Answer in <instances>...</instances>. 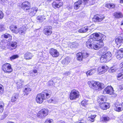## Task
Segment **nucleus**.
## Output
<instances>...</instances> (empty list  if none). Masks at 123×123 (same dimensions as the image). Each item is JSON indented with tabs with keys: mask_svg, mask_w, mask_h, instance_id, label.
Here are the masks:
<instances>
[{
	"mask_svg": "<svg viewBox=\"0 0 123 123\" xmlns=\"http://www.w3.org/2000/svg\"><path fill=\"white\" fill-rule=\"evenodd\" d=\"M36 12V11H34L33 12L32 11H31V12L30 13L29 15L30 16L32 17L35 15Z\"/></svg>",
	"mask_w": 123,
	"mask_h": 123,
	"instance_id": "obj_48",
	"label": "nucleus"
},
{
	"mask_svg": "<svg viewBox=\"0 0 123 123\" xmlns=\"http://www.w3.org/2000/svg\"><path fill=\"white\" fill-rule=\"evenodd\" d=\"M79 32L80 33H83V31L82 29V28L80 29L79 31Z\"/></svg>",
	"mask_w": 123,
	"mask_h": 123,
	"instance_id": "obj_59",
	"label": "nucleus"
},
{
	"mask_svg": "<svg viewBox=\"0 0 123 123\" xmlns=\"http://www.w3.org/2000/svg\"><path fill=\"white\" fill-rule=\"evenodd\" d=\"M5 106V104L2 101L0 102V113L3 112Z\"/></svg>",
	"mask_w": 123,
	"mask_h": 123,
	"instance_id": "obj_28",
	"label": "nucleus"
},
{
	"mask_svg": "<svg viewBox=\"0 0 123 123\" xmlns=\"http://www.w3.org/2000/svg\"><path fill=\"white\" fill-rule=\"evenodd\" d=\"M41 111H40L37 113V116L40 118H42L45 117L43 114L41 113Z\"/></svg>",
	"mask_w": 123,
	"mask_h": 123,
	"instance_id": "obj_36",
	"label": "nucleus"
},
{
	"mask_svg": "<svg viewBox=\"0 0 123 123\" xmlns=\"http://www.w3.org/2000/svg\"><path fill=\"white\" fill-rule=\"evenodd\" d=\"M31 90V89L30 88H25L24 91V94L26 95L28 94Z\"/></svg>",
	"mask_w": 123,
	"mask_h": 123,
	"instance_id": "obj_33",
	"label": "nucleus"
},
{
	"mask_svg": "<svg viewBox=\"0 0 123 123\" xmlns=\"http://www.w3.org/2000/svg\"><path fill=\"white\" fill-rule=\"evenodd\" d=\"M13 27H14V28L15 29H16L17 28V26H13Z\"/></svg>",
	"mask_w": 123,
	"mask_h": 123,
	"instance_id": "obj_63",
	"label": "nucleus"
},
{
	"mask_svg": "<svg viewBox=\"0 0 123 123\" xmlns=\"http://www.w3.org/2000/svg\"><path fill=\"white\" fill-rule=\"evenodd\" d=\"M93 38L96 39L95 42L98 41L103 42V41L104 40L105 36L104 35L97 33H95L93 34Z\"/></svg>",
	"mask_w": 123,
	"mask_h": 123,
	"instance_id": "obj_5",
	"label": "nucleus"
},
{
	"mask_svg": "<svg viewBox=\"0 0 123 123\" xmlns=\"http://www.w3.org/2000/svg\"><path fill=\"white\" fill-rule=\"evenodd\" d=\"M49 52L53 57H57L59 55V53L57 50L53 48H51L50 49Z\"/></svg>",
	"mask_w": 123,
	"mask_h": 123,
	"instance_id": "obj_13",
	"label": "nucleus"
},
{
	"mask_svg": "<svg viewBox=\"0 0 123 123\" xmlns=\"http://www.w3.org/2000/svg\"><path fill=\"white\" fill-rule=\"evenodd\" d=\"M105 6L109 8H113L115 7V5L112 3L106 4L105 5Z\"/></svg>",
	"mask_w": 123,
	"mask_h": 123,
	"instance_id": "obj_32",
	"label": "nucleus"
},
{
	"mask_svg": "<svg viewBox=\"0 0 123 123\" xmlns=\"http://www.w3.org/2000/svg\"><path fill=\"white\" fill-rule=\"evenodd\" d=\"M110 120V118L108 116H104L101 118L100 120L103 122H106Z\"/></svg>",
	"mask_w": 123,
	"mask_h": 123,
	"instance_id": "obj_25",
	"label": "nucleus"
},
{
	"mask_svg": "<svg viewBox=\"0 0 123 123\" xmlns=\"http://www.w3.org/2000/svg\"><path fill=\"white\" fill-rule=\"evenodd\" d=\"M53 120L52 119H48L45 121L44 123H52Z\"/></svg>",
	"mask_w": 123,
	"mask_h": 123,
	"instance_id": "obj_46",
	"label": "nucleus"
},
{
	"mask_svg": "<svg viewBox=\"0 0 123 123\" xmlns=\"http://www.w3.org/2000/svg\"><path fill=\"white\" fill-rule=\"evenodd\" d=\"M60 123H65L64 122H60Z\"/></svg>",
	"mask_w": 123,
	"mask_h": 123,
	"instance_id": "obj_64",
	"label": "nucleus"
},
{
	"mask_svg": "<svg viewBox=\"0 0 123 123\" xmlns=\"http://www.w3.org/2000/svg\"><path fill=\"white\" fill-rule=\"evenodd\" d=\"M11 46L13 49H15L17 47V43L16 42H12L11 43Z\"/></svg>",
	"mask_w": 123,
	"mask_h": 123,
	"instance_id": "obj_37",
	"label": "nucleus"
},
{
	"mask_svg": "<svg viewBox=\"0 0 123 123\" xmlns=\"http://www.w3.org/2000/svg\"><path fill=\"white\" fill-rule=\"evenodd\" d=\"M79 92L76 90H72L70 93L69 98L71 100L76 99L79 96Z\"/></svg>",
	"mask_w": 123,
	"mask_h": 123,
	"instance_id": "obj_4",
	"label": "nucleus"
},
{
	"mask_svg": "<svg viewBox=\"0 0 123 123\" xmlns=\"http://www.w3.org/2000/svg\"><path fill=\"white\" fill-rule=\"evenodd\" d=\"M117 78L118 80H121L123 78V72H121L119 74L117 75Z\"/></svg>",
	"mask_w": 123,
	"mask_h": 123,
	"instance_id": "obj_34",
	"label": "nucleus"
},
{
	"mask_svg": "<svg viewBox=\"0 0 123 123\" xmlns=\"http://www.w3.org/2000/svg\"><path fill=\"white\" fill-rule=\"evenodd\" d=\"M2 69L5 72L10 73L12 71L11 65L8 63L3 64L2 67Z\"/></svg>",
	"mask_w": 123,
	"mask_h": 123,
	"instance_id": "obj_6",
	"label": "nucleus"
},
{
	"mask_svg": "<svg viewBox=\"0 0 123 123\" xmlns=\"http://www.w3.org/2000/svg\"><path fill=\"white\" fill-rule=\"evenodd\" d=\"M51 94L50 93H46L44 92L38 94L36 98V102L39 104L42 103L44 100L50 97Z\"/></svg>",
	"mask_w": 123,
	"mask_h": 123,
	"instance_id": "obj_2",
	"label": "nucleus"
},
{
	"mask_svg": "<svg viewBox=\"0 0 123 123\" xmlns=\"http://www.w3.org/2000/svg\"><path fill=\"white\" fill-rule=\"evenodd\" d=\"M48 85L49 86H52L54 84V82L53 81H50L48 82Z\"/></svg>",
	"mask_w": 123,
	"mask_h": 123,
	"instance_id": "obj_51",
	"label": "nucleus"
},
{
	"mask_svg": "<svg viewBox=\"0 0 123 123\" xmlns=\"http://www.w3.org/2000/svg\"><path fill=\"white\" fill-rule=\"evenodd\" d=\"M33 56V54L30 52H27L24 55L25 58L27 60L31 59Z\"/></svg>",
	"mask_w": 123,
	"mask_h": 123,
	"instance_id": "obj_16",
	"label": "nucleus"
},
{
	"mask_svg": "<svg viewBox=\"0 0 123 123\" xmlns=\"http://www.w3.org/2000/svg\"><path fill=\"white\" fill-rule=\"evenodd\" d=\"M52 27L51 26H48L44 30V33L47 36L51 35L52 33Z\"/></svg>",
	"mask_w": 123,
	"mask_h": 123,
	"instance_id": "obj_11",
	"label": "nucleus"
},
{
	"mask_svg": "<svg viewBox=\"0 0 123 123\" xmlns=\"http://www.w3.org/2000/svg\"><path fill=\"white\" fill-rule=\"evenodd\" d=\"M119 87L121 90L123 89V84L120 86Z\"/></svg>",
	"mask_w": 123,
	"mask_h": 123,
	"instance_id": "obj_58",
	"label": "nucleus"
},
{
	"mask_svg": "<svg viewBox=\"0 0 123 123\" xmlns=\"http://www.w3.org/2000/svg\"><path fill=\"white\" fill-rule=\"evenodd\" d=\"M114 16L115 17V18H122L123 17L122 14L120 12H115L114 13Z\"/></svg>",
	"mask_w": 123,
	"mask_h": 123,
	"instance_id": "obj_27",
	"label": "nucleus"
},
{
	"mask_svg": "<svg viewBox=\"0 0 123 123\" xmlns=\"http://www.w3.org/2000/svg\"><path fill=\"white\" fill-rule=\"evenodd\" d=\"M81 28L83 31V32L84 33L86 32L88 30V28L86 27H83Z\"/></svg>",
	"mask_w": 123,
	"mask_h": 123,
	"instance_id": "obj_50",
	"label": "nucleus"
},
{
	"mask_svg": "<svg viewBox=\"0 0 123 123\" xmlns=\"http://www.w3.org/2000/svg\"><path fill=\"white\" fill-rule=\"evenodd\" d=\"M33 72L34 73H36L37 72V71L35 69L33 70Z\"/></svg>",
	"mask_w": 123,
	"mask_h": 123,
	"instance_id": "obj_60",
	"label": "nucleus"
},
{
	"mask_svg": "<svg viewBox=\"0 0 123 123\" xmlns=\"http://www.w3.org/2000/svg\"><path fill=\"white\" fill-rule=\"evenodd\" d=\"M82 53L79 52L77 54V60L80 61H82L83 57L82 56Z\"/></svg>",
	"mask_w": 123,
	"mask_h": 123,
	"instance_id": "obj_29",
	"label": "nucleus"
},
{
	"mask_svg": "<svg viewBox=\"0 0 123 123\" xmlns=\"http://www.w3.org/2000/svg\"><path fill=\"white\" fill-rule=\"evenodd\" d=\"M21 7L25 11L28 10L31 8L30 3L28 1L24 2L22 3Z\"/></svg>",
	"mask_w": 123,
	"mask_h": 123,
	"instance_id": "obj_8",
	"label": "nucleus"
},
{
	"mask_svg": "<svg viewBox=\"0 0 123 123\" xmlns=\"http://www.w3.org/2000/svg\"><path fill=\"white\" fill-rule=\"evenodd\" d=\"M100 60L101 62H106V61H108L106 59V58L103 55H102L100 59Z\"/></svg>",
	"mask_w": 123,
	"mask_h": 123,
	"instance_id": "obj_41",
	"label": "nucleus"
},
{
	"mask_svg": "<svg viewBox=\"0 0 123 123\" xmlns=\"http://www.w3.org/2000/svg\"><path fill=\"white\" fill-rule=\"evenodd\" d=\"M120 3H123V0H120Z\"/></svg>",
	"mask_w": 123,
	"mask_h": 123,
	"instance_id": "obj_61",
	"label": "nucleus"
},
{
	"mask_svg": "<svg viewBox=\"0 0 123 123\" xmlns=\"http://www.w3.org/2000/svg\"><path fill=\"white\" fill-rule=\"evenodd\" d=\"M26 30V28L25 26H22L19 29L18 31L15 30V33H17L18 32L19 34L21 35H23L25 34V31Z\"/></svg>",
	"mask_w": 123,
	"mask_h": 123,
	"instance_id": "obj_14",
	"label": "nucleus"
},
{
	"mask_svg": "<svg viewBox=\"0 0 123 123\" xmlns=\"http://www.w3.org/2000/svg\"><path fill=\"white\" fill-rule=\"evenodd\" d=\"M23 82V81H22L21 80H20L18 82H17V87H18V88H20L22 87V86Z\"/></svg>",
	"mask_w": 123,
	"mask_h": 123,
	"instance_id": "obj_38",
	"label": "nucleus"
},
{
	"mask_svg": "<svg viewBox=\"0 0 123 123\" xmlns=\"http://www.w3.org/2000/svg\"><path fill=\"white\" fill-rule=\"evenodd\" d=\"M82 3V1L80 0H79L75 3L74 6V9L76 10L78 9Z\"/></svg>",
	"mask_w": 123,
	"mask_h": 123,
	"instance_id": "obj_18",
	"label": "nucleus"
},
{
	"mask_svg": "<svg viewBox=\"0 0 123 123\" xmlns=\"http://www.w3.org/2000/svg\"><path fill=\"white\" fill-rule=\"evenodd\" d=\"M114 92L113 88L111 86H108L104 90L103 93L104 94H106L112 95Z\"/></svg>",
	"mask_w": 123,
	"mask_h": 123,
	"instance_id": "obj_10",
	"label": "nucleus"
},
{
	"mask_svg": "<svg viewBox=\"0 0 123 123\" xmlns=\"http://www.w3.org/2000/svg\"><path fill=\"white\" fill-rule=\"evenodd\" d=\"M123 41L122 37H119L116 39L115 42L117 45H118L121 43L123 42Z\"/></svg>",
	"mask_w": 123,
	"mask_h": 123,
	"instance_id": "obj_22",
	"label": "nucleus"
},
{
	"mask_svg": "<svg viewBox=\"0 0 123 123\" xmlns=\"http://www.w3.org/2000/svg\"><path fill=\"white\" fill-rule=\"evenodd\" d=\"M0 30L1 31H2L4 30V26H3L1 25L0 26Z\"/></svg>",
	"mask_w": 123,
	"mask_h": 123,
	"instance_id": "obj_55",
	"label": "nucleus"
},
{
	"mask_svg": "<svg viewBox=\"0 0 123 123\" xmlns=\"http://www.w3.org/2000/svg\"><path fill=\"white\" fill-rule=\"evenodd\" d=\"M78 45V44L77 43H72V46L73 47H74V48H76L77 47V46Z\"/></svg>",
	"mask_w": 123,
	"mask_h": 123,
	"instance_id": "obj_53",
	"label": "nucleus"
},
{
	"mask_svg": "<svg viewBox=\"0 0 123 123\" xmlns=\"http://www.w3.org/2000/svg\"><path fill=\"white\" fill-rule=\"evenodd\" d=\"M105 17L103 15H96L94 16L92 18V20L94 22H99L102 21L105 18Z\"/></svg>",
	"mask_w": 123,
	"mask_h": 123,
	"instance_id": "obj_7",
	"label": "nucleus"
},
{
	"mask_svg": "<svg viewBox=\"0 0 123 123\" xmlns=\"http://www.w3.org/2000/svg\"><path fill=\"white\" fill-rule=\"evenodd\" d=\"M7 43H5L4 41H2L0 43V47L2 49H5L6 47Z\"/></svg>",
	"mask_w": 123,
	"mask_h": 123,
	"instance_id": "obj_26",
	"label": "nucleus"
},
{
	"mask_svg": "<svg viewBox=\"0 0 123 123\" xmlns=\"http://www.w3.org/2000/svg\"><path fill=\"white\" fill-rule=\"evenodd\" d=\"M81 53L83 58H86L89 55V54L87 53L85 51H83Z\"/></svg>",
	"mask_w": 123,
	"mask_h": 123,
	"instance_id": "obj_39",
	"label": "nucleus"
},
{
	"mask_svg": "<svg viewBox=\"0 0 123 123\" xmlns=\"http://www.w3.org/2000/svg\"><path fill=\"white\" fill-rule=\"evenodd\" d=\"M86 123V122L84 120H81L78 123Z\"/></svg>",
	"mask_w": 123,
	"mask_h": 123,
	"instance_id": "obj_56",
	"label": "nucleus"
},
{
	"mask_svg": "<svg viewBox=\"0 0 123 123\" xmlns=\"http://www.w3.org/2000/svg\"><path fill=\"white\" fill-rule=\"evenodd\" d=\"M103 55L108 61V60H110L111 59V54L110 52L108 51Z\"/></svg>",
	"mask_w": 123,
	"mask_h": 123,
	"instance_id": "obj_24",
	"label": "nucleus"
},
{
	"mask_svg": "<svg viewBox=\"0 0 123 123\" xmlns=\"http://www.w3.org/2000/svg\"><path fill=\"white\" fill-rule=\"evenodd\" d=\"M85 4H87L89 3V4L90 5L94 4V3H89V0H83Z\"/></svg>",
	"mask_w": 123,
	"mask_h": 123,
	"instance_id": "obj_47",
	"label": "nucleus"
},
{
	"mask_svg": "<svg viewBox=\"0 0 123 123\" xmlns=\"http://www.w3.org/2000/svg\"><path fill=\"white\" fill-rule=\"evenodd\" d=\"M115 55L117 59H121L123 57V49H120L117 50Z\"/></svg>",
	"mask_w": 123,
	"mask_h": 123,
	"instance_id": "obj_12",
	"label": "nucleus"
},
{
	"mask_svg": "<svg viewBox=\"0 0 123 123\" xmlns=\"http://www.w3.org/2000/svg\"><path fill=\"white\" fill-rule=\"evenodd\" d=\"M19 56L17 55H14L11 57L10 58V60L11 61L15 59L18 57Z\"/></svg>",
	"mask_w": 123,
	"mask_h": 123,
	"instance_id": "obj_42",
	"label": "nucleus"
},
{
	"mask_svg": "<svg viewBox=\"0 0 123 123\" xmlns=\"http://www.w3.org/2000/svg\"><path fill=\"white\" fill-rule=\"evenodd\" d=\"M70 74V72H68L64 73L63 75H65L66 76H68V75H69Z\"/></svg>",
	"mask_w": 123,
	"mask_h": 123,
	"instance_id": "obj_54",
	"label": "nucleus"
},
{
	"mask_svg": "<svg viewBox=\"0 0 123 123\" xmlns=\"http://www.w3.org/2000/svg\"><path fill=\"white\" fill-rule=\"evenodd\" d=\"M37 22L41 23L46 19V18L43 16H39L37 17Z\"/></svg>",
	"mask_w": 123,
	"mask_h": 123,
	"instance_id": "obj_19",
	"label": "nucleus"
},
{
	"mask_svg": "<svg viewBox=\"0 0 123 123\" xmlns=\"http://www.w3.org/2000/svg\"><path fill=\"white\" fill-rule=\"evenodd\" d=\"M38 10V8L36 7H32L31 9V11L33 12L34 11H36L37 12Z\"/></svg>",
	"mask_w": 123,
	"mask_h": 123,
	"instance_id": "obj_49",
	"label": "nucleus"
},
{
	"mask_svg": "<svg viewBox=\"0 0 123 123\" xmlns=\"http://www.w3.org/2000/svg\"><path fill=\"white\" fill-rule=\"evenodd\" d=\"M96 116L95 115H91V116L88 117V119L90 120L92 122H94L95 120L94 118Z\"/></svg>",
	"mask_w": 123,
	"mask_h": 123,
	"instance_id": "obj_35",
	"label": "nucleus"
},
{
	"mask_svg": "<svg viewBox=\"0 0 123 123\" xmlns=\"http://www.w3.org/2000/svg\"><path fill=\"white\" fill-rule=\"evenodd\" d=\"M114 110L120 112L122 111L123 110L122 108L118 106H115L114 108Z\"/></svg>",
	"mask_w": 123,
	"mask_h": 123,
	"instance_id": "obj_40",
	"label": "nucleus"
},
{
	"mask_svg": "<svg viewBox=\"0 0 123 123\" xmlns=\"http://www.w3.org/2000/svg\"><path fill=\"white\" fill-rule=\"evenodd\" d=\"M108 68V67L107 66L105 65L103 66L98 68L97 72L98 74H101L106 72Z\"/></svg>",
	"mask_w": 123,
	"mask_h": 123,
	"instance_id": "obj_9",
	"label": "nucleus"
},
{
	"mask_svg": "<svg viewBox=\"0 0 123 123\" xmlns=\"http://www.w3.org/2000/svg\"><path fill=\"white\" fill-rule=\"evenodd\" d=\"M116 70V69L114 67H112L109 70V71L111 73H112L115 72Z\"/></svg>",
	"mask_w": 123,
	"mask_h": 123,
	"instance_id": "obj_44",
	"label": "nucleus"
},
{
	"mask_svg": "<svg viewBox=\"0 0 123 123\" xmlns=\"http://www.w3.org/2000/svg\"><path fill=\"white\" fill-rule=\"evenodd\" d=\"M106 100L104 96H100L98 100V102L99 104L105 103Z\"/></svg>",
	"mask_w": 123,
	"mask_h": 123,
	"instance_id": "obj_20",
	"label": "nucleus"
},
{
	"mask_svg": "<svg viewBox=\"0 0 123 123\" xmlns=\"http://www.w3.org/2000/svg\"><path fill=\"white\" fill-rule=\"evenodd\" d=\"M63 5V3L62 2H60L57 3L54 1L52 4L53 7L55 9L59 8L62 6Z\"/></svg>",
	"mask_w": 123,
	"mask_h": 123,
	"instance_id": "obj_15",
	"label": "nucleus"
},
{
	"mask_svg": "<svg viewBox=\"0 0 123 123\" xmlns=\"http://www.w3.org/2000/svg\"><path fill=\"white\" fill-rule=\"evenodd\" d=\"M14 123V122H11V121H10L8 123Z\"/></svg>",
	"mask_w": 123,
	"mask_h": 123,
	"instance_id": "obj_62",
	"label": "nucleus"
},
{
	"mask_svg": "<svg viewBox=\"0 0 123 123\" xmlns=\"http://www.w3.org/2000/svg\"><path fill=\"white\" fill-rule=\"evenodd\" d=\"M99 105L101 109L103 110L106 109L110 107L109 104L106 103L105 102L99 104Z\"/></svg>",
	"mask_w": 123,
	"mask_h": 123,
	"instance_id": "obj_17",
	"label": "nucleus"
},
{
	"mask_svg": "<svg viewBox=\"0 0 123 123\" xmlns=\"http://www.w3.org/2000/svg\"><path fill=\"white\" fill-rule=\"evenodd\" d=\"M4 37L5 38H9V39H11L12 38V37L11 35L7 33H6L4 35Z\"/></svg>",
	"mask_w": 123,
	"mask_h": 123,
	"instance_id": "obj_43",
	"label": "nucleus"
},
{
	"mask_svg": "<svg viewBox=\"0 0 123 123\" xmlns=\"http://www.w3.org/2000/svg\"><path fill=\"white\" fill-rule=\"evenodd\" d=\"M90 82L89 86H92L91 87L93 90L99 91L102 89L104 87V85L103 83H100L99 82H96L93 80L91 81Z\"/></svg>",
	"mask_w": 123,
	"mask_h": 123,
	"instance_id": "obj_3",
	"label": "nucleus"
},
{
	"mask_svg": "<svg viewBox=\"0 0 123 123\" xmlns=\"http://www.w3.org/2000/svg\"><path fill=\"white\" fill-rule=\"evenodd\" d=\"M96 72L95 69H91L88 71L86 73L87 76L91 75L94 74Z\"/></svg>",
	"mask_w": 123,
	"mask_h": 123,
	"instance_id": "obj_30",
	"label": "nucleus"
},
{
	"mask_svg": "<svg viewBox=\"0 0 123 123\" xmlns=\"http://www.w3.org/2000/svg\"><path fill=\"white\" fill-rule=\"evenodd\" d=\"M93 41L92 39H90L86 43V46L89 49L97 50L103 47L104 45L103 42L99 41L97 42H95L94 43V44H93L92 43V42Z\"/></svg>",
	"mask_w": 123,
	"mask_h": 123,
	"instance_id": "obj_1",
	"label": "nucleus"
},
{
	"mask_svg": "<svg viewBox=\"0 0 123 123\" xmlns=\"http://www.w3.org/2000/svg\"><path fill=\"white\" fill-rule=\"evenodd\" d=\"M87 101L86 100L82 101L81 102V105L83 106H85L87 104Z\"/></svg>",
	"mask_w": 123,
	"mask_h": 123,
	"instance_id": "obj_45",
	"label": "nucleus"
},
{
	"mask_svg": "<svg viewBox=\"0 0 123 123\" xmlns=\"http://www.w3.org/2000/svg\"><path fill=\"white\" fill-rule=\"evenodd\" d=\"M70 62L69 57H66L65 59L62 61V63L65 65H67Z\"/></svg>",
	"mask_w": 123,
	"mask_h": 123,
	"instance_id": "obj_23",
	"label": "nucleus"
},
{
	"mask_svg": "<svg viewBox=\"0 0 123 123\" xmlns=\"http://www.w3.org/2000/svg\"><path fill=\"white\" fill-rule=\"evenodd\" d=\"M19 95L18 94L14 93L13 94L11 98L12 102H14L16 101L18 99Z\"/></svg>",
	"mask_w": 123,
	"mask_h": 123,
	"instance_id": "obj_21",
	"label": "nucleus"
},
{
	"mask_svg": "<svg viewBox=\"0 0 123 123\" xmlns=\"http://www.w3.org/2000/svg\"><path fill=\"white\" fill-rule=\"evenodd\" d=\"M4 17V14L2 11H0V19H1Z\"/></svg>",
	"mask_w": 123,
	"mask_h": 123,
	"instance_id": "obj_52",
	"label": "nucleus"
},
{
	"mask_svg": "<svg viewBox=\"0 0 123 123\" xmlns=\"http://www.w3.org/2000/svg\"><path fill=\"white\" fill-rule=\"evenodd\" d=\"M40 111H41V113H42L45 117L48 115V110L47 109H43Z\"/></svg>",
	"mask_w": 123,
	"mask_h": 123,
	"instance_id": "obj_31",
	"label": "nucleus"
},
{
	"mask_svg": "<svg viewBox=\"0 0 123 123\" xmlns=\"http://www.w3.org/2000/svg\"><path fill=\"white\" fill-rule=\"evenodd\" d=\"M120 67L121 68L123 69V62H122L120 64Z\"/></svg>",
	"mask_w": 123,
	"mask_h": 123,
	"instance_id": "obj_57",
	"label": "nucleus"
}]
</instances>
